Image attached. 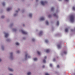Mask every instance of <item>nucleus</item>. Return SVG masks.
<instances>
[{"label": "nucleus", "instance_id": "46", "mask_svg": "<svg viewBox=\"0 0 75 75\" xmlns=\"http://www.w3.org/2000/svg\"><path fill=\"white\" fill-rule=\"evenodd\" d=\"M23 26H24V25H23Z\"/></svg>", "mask_w": 75, "mask_h": 75}, {"label": "nucleus", "instance_id": "8", "mask_svg": "<svg viewBox=\"0 0 75 75\" xmlns=\"http://www.w3.org/2000/svg\"><path fill=\"white\" fill-rule=\"evenodd\" d=\"M42 31H40L39 33V35H42Z\"/></svg>", "mask_w": 75, "mask_h": 75}, {"label": "nucleus", "instance_id": "39", "mask_svg": "<svg viewBox=\"0 0 75 75\" xmlns=\"http://www.w3.org/2000/svg\"><path fill=\"white\" fill-rule=\"evenodd\" d=\"M18 11H16V13H18Z\"/></svg>", "mask_w": 75, "mask_h": 75}, {"label": "nucleus", "instance_id": "47", "mask_svg": "<svg viewBox=\"0 0 75 75\" xmlns=\"http://www.w3.org/2000/svg\"><path fill=\"white\" fill-rule=\"evenodd\" d=\"M23 39H24V38H23Z\"/></svg>", "mask_w": 75, "mask_h": 75}, {"label": "nucleus", "instance_id": "11", "mask_svg": "<svg viewBox=\"0 0 75 75\" xmlns=\"http://www.w3.org/2000/svg\"><path fill=\"white\" fill-rule=\"evenodd\" d=\"M65 32H68V29L67 28H66L65 29Z\"/></svg>", "mask_w": 75, "mask_h": 75}, {"label": "nucleus", "instance_id": "19", "mask_svg": "<svg viewBox=\"0 0 75 75\" xmlns=\"http://www.w3.org/2000/svg\"><path fill=\"white\" fill-rule=\"evenodd\" d=\"M51 10L52 11H53V10H54V8L53 7H52L51 8Z\"/></svg>", "mask_w": 75, "mask_h": 75}, {"label": "nucleus", "instance_id": "9", "mask_svg": "<svg viewBox=\"0 0 75 75\" xmlns=\"http://www.w3.org/2000/svg\"><path fill=\"white\" fill-rule=\"evenodd\" d=\"M50 51L49 49H47L46 51V52H47V53H48V52H49Z\"/></svg>", "mask_w": 75, "mask_h": 75}, {"label": "nucleus", "instance_id": "2", "mask_svg": "<svg viewBox=\"0 0 75 75\" xmlns=\"http://www.w3.org/2000/svg\"><path fill=\"white\" fill-rule=\"evenodd\" d=\"M45 3H47V1L43 2V1H41V4L43 6L44 5V4H45Z\"/></svg>", "mask_w": 75, "mask_h": 75}, {"label": "nucleus", "instance_id": "33", "mask_svg": "<svg viewBox=\"0 0 75 75\" xmlns=\"http://www.w3.org/2000/svg\"><path fill=\"white\" fill-rule=\"evenodd\" d=\"M17 53H20V51H17Z\"/></svg>", "mask_w": 75, "mask_h": 75}, {"label": "nucleus", "instance_id": "26", "mask_svg": "<svg viewBox=\"0 0 75 75\" xmlns=\"http://www.w3.org/2000/svg\"><path fill=\"white\" fill-rule=\"evenodd\" d=\"M73 10H75V7H73Z\"/></svg>", "mask_w": 75, "mask_h": 75}, {"label": "nucleus", "instance_id": "34", "mask_svg": "<svg viewBox=\"0 0 75 75\" xmlns=\"http://www.w3.org/2000/svg\"><path fill=\"white\" fill-rule=\"evenodd\" d=\"M51 17V15H49L48 17L50 18Z\"/></svg>", "mask_w": 75, "mask_h": 75}, {"label": "nucleus", "instance_id": "36", "mask_svg": "<svg viewBox=\"0 0 75 75\" xmlns=\"http://www.w3.org/2000/svg\"><path fill=\"white\" fill-rule=\"evenodd\" d=\"M53 61H55V59H53Z\"/></svg>", "mask_w": 75, "mask_h": 75}, {"label": "nucleus", "instance_id": "24", "mask_svg": "<svg viewBox=\"0 0 75 75\" xmlns=\"http://www.w3.org/2000/svg\"><path fill=\"white\" fill-rule=\"evenodd\" d=\"M43 62H44V63H45V62H46V61H45V60H43Z\"/></svg>", "mask_w": 75, "mask_h": 75}, {"label": "nucleus", "instance_id": "10", "mask_svg": "<svg viewBox=\"0 0 75 75\" xmlns=\"http://www.w3.org/2000/svg\"><path fill=\"white\" fill-rule=\"evenodd\" d=\"M8 70L9 71H13V69H11L10 68H9Z\"/></svg>", "mask_w": 75, "mask_h": 75}, {"label": "nucleus", "instance_id": "42", "mask_svg": "<svg viewBox=\"0 0 75 75\" xmlns=\"http://www.w3.org/2000/svg\"><path fill=\"white\" fill-rule=\"evenodd\" d=\"M28 58H30V56H28Z\"/></svg>", "mask_w": 75, "mask_h": 75}, {"label": "nucleus", "instance_id": "40", "mask_svg": "<svg viewBox=\"0 0 75 75\" xmlns=\"http://www.w3.org/2000/svg\"><path fill=\"white\" fill-rule=\"evenodd\" d=\"M65 1H68L69 0H65Z\"/></svg>", "mask_w": 75, "mask_h": 75}, {"label": "nucleus", "instance_id": "13", "mask_svg": "<svg viewBox=\"0 0 75 75\" xmlns=\"http://www.w3.org/2000/svg\"><path fill=\"white\" fill-rule=\"evenodd\" d=\"M57 47L58 48H61V44H60L59 45H57Z\"/></svg>", "mask_w": 75, "mask_h": 75}, {"label": "nucleus", "instance_id": "4", "mask_svg": "<svg viewBox=\"0 0 75 75\" xmlns=\"http://www.w3.org/2000/svg\"><path fill=\"white\" fill-rule=\"evenodd\" d=\"M4 34H5V38H7V37H8V34L6 33H4Z\"/></svg>", "mask_w": 75, "mask_h": 75}, {"label": "nucleus", "instance_id": "17", "mask_svg": "<svg viewBox=\"0 0 75 75\" xmlns=\"http://www.w3.org/2000/svg\"><path fill=\"white\" fill-rule=\"evenodd\" d=\"M57 25H59V21H57Z\"/></svg>", "mask_w": 75, "mask_h": 75}, {"label": "nucleus", "instance_id": "41", "mask_svg": "<svg viewBox=\"0 0 75 75\" xmlns=\"http://www.w3.org/2000/svg\"><path fill=\"white\" fill-rule=\"evenodd\" d=\"M1 59H0V62H1Z\"/></svg>", "mask_w": 75, "mask_h": 75}, {"label": "nucleus", "instance_id": "5", "mask_svg": "<svg viewBox=\"0 0 75 75\" xmlns=\"http://www.w3.org/2000/svg\"><path fill=\"white\" fill-rule=\"evenodd\" d=\"M45 19H44V18L42 17L40 18V20L41 21H42L44 20Z\"/></svg>", "mask_w": 75, "mask_h": 75}, {"label": "nucleus", "instance_id": "6", "mask_svg": "<svg viewBox=\"0 0 75 75\" xmlns=\"http://www.w3.org/2000/svg\"><path fill=\"white\" fill-rule=\"evenodd\" d=\"M11 10V8H8L7 9V11H9L10 10Z\"/></svg>", "mask_w": 75, "mask_h": 75}, {"label": "nucleus", "instance_id": "32", "mask_svg": "<svg viewBox=\"0 0 75 75\" xmlns=\"http://www.w3.org/2000/svg\"><path fill=\"white\" fill-rule=\"evenodd\" d=\"M27 55H28V54H25V57H27Z\"/></svg>", "mask_w": 75, "mask_h": 75}, {"label": "nucleus", "instance_id": "45", "mask_svg": "<svg viewBox=\"0 0 75 75\" xmlns=\"http://www.w3.org/2000/svg\"><path fill=\"white\" fill-rule=\"evenodd\" d=\"M59 1H61V0H59Z\"/></svg>", "mask_w": 75, "mask_h": 75}, {"label": "nucleus", "instance_id": "15", "mask_svg": "<svg viewBox=\"0 0 75 75\" xmlns=\"http://www.w3.org/2000/svg\"><path fill=\"white\" fill-rule=\"evenodd\" d=\"M29 16L30 17H32V14L31 13H30L29 14Z\"/></svg>", "mask_w": 75, "mask_h": 75}, {"label": "nucleus", "instance_id": "44", "mask_svg": "<svg viewBox=\"0 0 75 75\" xmlns=\"http://www.w3.org/2000/svg\"><path fill=\"white\" fill-rule=\"evenodd\" d=\"M2 49L3 50V47H2Z\"/></svg>", "mask_w": 75, "mask_h": 75}, {"label": "nucleus", "instance_id": "16", "mask_svg": "<svg viewBox=\"0 0 75 75\" xmlns=\"http://www.w3.org/2000/svg\"><path fill=\"white\" fill-rule=\"evenodd\" d=\"M45 42H46V43H48V40H45Z\"/></svg>", "mask_w": 75, "mask_h": 75}, {"label": "nucleus", "instance_id": "1", "mask_svg": "<svg viewBox=\"0 0 75 75\" xmlns=\"http://www.w3.org/2000/svg\"><path fill=\"white\" fill-rule=\"evenodd\" d=\"M70 20L72 23H73L74 21V15H72L70 17Z\"/></svg>", "mask_w": 75, "mask_h": 75}, {"label": "nucleus", "instance_id": "22", "mask_svg": "<svg viewBox=\"0 0 75 75\" xmlns=\"http://www.w3.org/2000/svg\"><path fill=\"white\" fill-rule=\"evenodd\" d=\"M37 52H38V55H40V52L39 51H38Z\"/></svg>", "mask_w": 75, "mask_h": 75}, {"label": "nucleus", "instance_id": "14", "mask_svg": "<svg viewBox=\"0 0 75 75\" xmlns=\"http://www.w3.org/2000/svg\"><path fill=\"white\" fill-rule=\"evenodd\" d=\"M31 72H28L27 73L28 75H31Z\"/></svg>", "mask_w": 75, "mask_h": 75}, {"label": "nucleus", "instance_id": "31", "mask_svg": "<svg viewBox=\"0 0 75 75\" xmlns=\"http://www.w3.org/2000/svg\"><path fill=\"white\" fill-rule=\"evenodd\" d=\"M33 41H35V39H32Z\"/></svg>", "mask_w": 75, "mask_h": 75}, {"label": "nucleus", "instance_id": "25", "mask_svg": "<svg viewBox=\"0 0 75 75\" xmlns=\"http://www.w3.org/2000/svg\"><path fill=\"white\" fill-rule=\"evenodd\" d=\"M2 4L3 6H5V3L4 2H3L2 3Z\"/></svg>", "mask_w": 75, "mask_h": 75}, {"label": "nucleus", "instance_id": "43", "mask_svg": "<svg viewBox=\"0 0 75 75\" xmlns=\"http://www.w3.org/2000/svg\"><path fill=\"white\" fill-rule=\"evenodd\" d=\"M38 1V0H36V1Z\"/></svg>", "mask_w": 75, "mask_h": 75}, {"label": "nucleus", "instance_id": "23", "mask_svg": "<svg viewBox=\"0 0 75 75\" xmlns=\"http://www.w3.org/2000/svg\"><path fill=\"white\" fill-rule=\"evenodd\" d=\"M16 44L17 45H19V43L18 42H16Z\"/></svg>", "mask_w": 75, "mask_h": 75}, {"label": "nucleus", "instance_id": "27", "mask_svg": "<svg viewBox=\"0 0 75 75\" xmlns=\"http://www.w3.org/2000/svg\"><path fill=\"white\" fill-rule=\"evenodd\" d=\"M1 18H4V16H2L1 17Z\"/></svg>", "mask_w": 75, "mask_h": 75}, {"label": "nucleus", "instance_id": "28", "mask_svg": "<svg viewBox=\"0 0 75 75\" xmlns=\"http://www.w3.org/2000/svg\"><path fill=\"white\" fill-rule=\"evenodd\" d=\"M13 31H16L17 30L16 29H13Z\"/></svg>", "mask_w": 75, "mask_h": 75}, {"label": "nucleus", "instance_id": "21", "mask_svg": "<svg viewBox=\"0 0 75 75\" xmlns=\"http://www.w3.org/2000/svg\"><path fill=\"white\" fill-rule=\"evenodd\" d=\"M46 24H47V25H48V21H46Z\"/></svg>", "mask_w": 75, "mask_h": 75}, {"label": "nucleus", "instance_id": "35", "mask_svg": "<svg viewBox=\"0 0 75 75\" xmlns=\"http://www.w3.org/2000/svg\"><path fill=\"white\" fill-rule=\"evenodd\" d=\"M46 58H47V57L45 56V57H44V59H46Z\"/></svg>", "mask_w": 75, "mask_h": 75}, {"label": "nucleus", "instance_id": "7", "mask_svg": "<svg viewBox=\"0 0 75 75\" xmlns=\"http://www.w3.org/2000/svg\"><path fill=\"white\" fill-rule=\"evenodd\" d=\"M10 55H11V59L12 58H13V56H12L13 55V53L11 52L10 53Z\"/></svg>", "mask_w": 75, "mask_h": 75}, {"label": "nucleus", "instance_id": "18", "mask_svg": "<svg viewBox=\"0 0 75 75\" xmlns=\"http://www.w3.org/2000/svg\"><path fill=\"white\" fill-rule=\"evenodd\" d=\"M67 53V51H64L63 52V54H66Z\"/></svg>", "mask_w": 75, "mask_h": 75}, {"label": "nucleus", "instance_id": "12", "mask_svg": "<svg viewBox=\"0 0 75 75\" xmlns=\"http://www.w3.org/2000/svg\"><path fill=\"white\" fill-rule=\"evenodd\" d=\"M54 17H57L58 16L57 15V14H56V13H54Z\"/></svg>", "mask_w": 75, "mask_h": 75}, {"label": "nucleus", "instance_id": "29", "mask_svg": "<svg viewBox=\"0 0 75 75\" xmlns=\"http://www.w3.org/2000/svg\"><path fill=\"white\" fill-rule=\"evenodd\" d=\"M52 64H50V66L51 67H52Z\"/></svg>", "mask_w": 75, "mask_h": 75}, {"label": "nucleus", "instance_id": "3", "mask_svg": "<svg viewBox=\"0 0 75 75\" xmlns=\"http://www.w3.org/2000/svg\"><path fill=\"white\" fill-rule=\"evenodd\" d=\"M21 31L22 33L23 34H27V32H25V31H24L23 30H21Z\"/></svg>", "mask_w": 75, "mask_h": 75}, {"label": "nucleus", "instance_id": "20", "mask_svg": "<svg viewBox=\"0 0 75 75\" xmlns=\"http://www.w3.org/2000/svg\"><path fill=\"white\" fill-rule=\"evenodd\" d=\"M33 59L34 61H37V58H34Z\"/></svg>", "mask_w": 75, "mask_h": 75}, {"label": "nucleus", "instance_id": "37", "mask_svg": "<svg viewBox=\"0 0 75 75\" xmlns=\"http://www.w3.org/2000/svg\"><path fill=\"white\" fill-rule=\"evenodd\" d=\"M42 68H45V66L43 65L42 66Z\"/></svg>", "mask_w": 75, "mask_h": 75}, {"label": "nucleus", "instance_id": "38", "mask_svg": "<svg viewBox=\"0 0 75 75\" xmlns=\"http://www.w3.org/2000/svg\"><path fill=\"white\" fill-rule=\"evenodd\" d=\"M16 15H17V14H14V16H16Z\"/></svg>", "mask_w": 75, "mask_h": 75}, {"label": "nucleus", "instance_id": "30", "mask_svg": "<svg viewBox=\"0 0 75 75\" xmlns=\"http://www.w3.org/2000/svg\"><path fill=\"white\" fill-rule=\"evenodd\" d=\"M57 68H59V65H57Z\"/></svg>", "mask_w": 75, "mask_h": 75}]
</instances>
